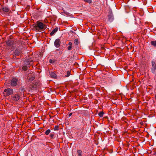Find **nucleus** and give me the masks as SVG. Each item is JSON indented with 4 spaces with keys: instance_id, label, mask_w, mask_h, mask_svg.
I'll return each mask as SVG.
<instances>
[{
    "instance_id": "obj_1",
    "label": "nucleus",
    "mask_w": 156,
    "mask_h": 156,
    "mask_svg": "<svg viewBox=\"0 0 156 156\" xmlns=\"http://www.w3.org/2000/svg\"><path fill=\"white\" fill-rule=\"evenodd\" d=\"M34 29L37 31L41 30L44 28V25L41 22L38 21L33 25Z\"/></svg>"
},
{
    "instance_id": "obj_2",
    "label": "nucleus",
    "mask_w": 156,
    "mask_h": 156,
    "mask_svg": "<svg viewBox=\"0 0 156 156\" xmlns=\"http://www.w3.org/2000/svg\"><path fill=\"white\" fill-rule=\"evenodd\" d=\"M16 41L13 40H8L6 42V45L9 47H11L12 48H15L16 47Z\"/></svg>"
},
{
    "instance_id": "obj_3",
    "label": "nucleus",
    "mask_w": 156,
    "mask_h": 156,
    "mask_svg": "<svg viewBox=\"0 0 156 156\" xmlns=\"http://www.w3.org/2000/svg\"><path fill=\"white\" fill-rule=\"evenodd\" d=\"M13 91L12 89L11 88H7L5 89L4 91L3 94L5 97H7L10 95L13 94Z\"/></svg>"
},
{
    "instance_id": "obj_4",
    "label": "nucleus",
    "mask_w": 156,
    "mask_h": 156,
    "mask_svg": "<svg viewBox=\"0 0 156 156\" xmlns=\"http://www.w3.org/2000/svg\"><path fill=\"white\" fill-rule=\"evenodd\" d=\"M33 61L32 59L31 58H26L24 62V65H26L28 67H29L30 65H31L33 63Z\"/></svg>"
},
{
    "instance_id": "obj_5",
    "label": "nucleus",
    "mask_w": 156,
    "mask_h": 156,
    "mask_svg": "<svg viewBox=\"0 0 156 156\" xmlns=\"http://www.w3.org/2000/svg\"><path fill=\"white\" fill-rule=\"evenodd\" d=\"M18 80L15 78H13L11 81L10 85L12 87H14L17 85Z\"/></svg>"
},
{
    "instance_id": "obj_6",
    "label": "nucleus",
    "mask_w": 156,
    "mask_h": 156,
    "mask_svg": "<svg viewBox=\"0 0 156 156\" xmlns=\"http://www.w3.org/2000/svg\"><path fill=\"white\" fill-rule=\"evenodd\" d=\"M20 95L18 93L14 94L12 96V100L15 101L19 100L20 98Z\"/></svg>"
},
{
    "instance_id": "obj_7",
    "label": "nucleus",
    "mask_w": 156,
    "mask_h": 156,
    "mask_svg": "<svg viewBox=\"0 0 156 156\" xmlns=\"http://www.w3.org/2000/svg\"><path fill=\"white\" fill-rule=\"evenodd\" d=\"M35 79V76L33 74L31 75L30 73L29 74L27 78V80L29 81L30 82L33 80Z\"/></svg>"
},
{
    "instance_id": "obj_8",
    "label": "nucleus",
    "mask_w": 156,
    "mask_h": 156,
    "mask_svg": "<svg viewBox=\"0 0 156 156\" xmlns=\"http://www.w3.org/2000/svg\"><path fill=\"white\" fill-rule=\"evenodd\" d=\"M60 38H58L56 39L54 42V45L57 48L59 47L60 46Z\"/></svg>"
},
{
    "instance_id": "obj_9",
    "label": "nucleus",
    "mask_w": 156,
    "mask_h": 156,
    "mask_svg": "<svg viewBox=\"0 0 156 156\" xmlns=\"http://www.w3.org/2000/svg\"><path fill=\"white\" fill-rule=\"evenodd\" d=\"M152 68L151 71L152 73H154L155 72L156 69V65L155 62L154 61H152Z\"/></svg>"
},
{
    "instance_id": "obj_10",
    "label": "nucleus",
    "mask_w": 156,
    "mask_h": 156,
    "mask_svg": "<svg viewBox=\"0 0 156 156\" xmlns=\"http://www.w3.org/2000/svg\"><path fill=\"white\" fill-rule=\"evenodd\" d=\"M58 30V28L56 27L55 29L53 30L51 32L50 34V35L52 36L55 34Z\"/></svg>"
},
{
    "instance_id": "obj_11",
    "label": "nucleus",
    "mask_w": 156,
    "mask_h": 156,
    "mask_svg": "<svg viewBox=\"0 0 156 156\" xmlns=\"http://www.w3.org/2000/svg\"><path fill=\"white\" fill-rule=\"evenodd\" d=\"M50 75L51 77L54 78H56L57 76L55 72H52L50 73Z\"/></svg>"
},
{
    "instance_id": "obj_12",
    "label": "nucleus",
    "mask_w": 156,
    "mask_h": 156,
    "mask_svg": "<svg viewBox=\"0 0 156 156\" xmlns=\"http://www.w3.org/2000/svg\"><path fill=\"white\" fill-rule=\"evenodd\" d=\"M78 156H82L83 154L82 151L80 150H78L77 151Z\"/></svg>"
},
{
    "instance_id": "obj_13",
    "label": "nucleus",
    "mask_w": 156,
    "mask_h": 156,
    "mask_svg": "<svg viewBox=\"0 0 156 156\" xmlns=\"http://www.w3.org/2000/svg\"><path fill=\"white\" fill-rule=\"evenodd\" d=\"M2 10L3 11L5 12H8L9 11V9L8 8L4 7L2 8Z\"/></svg>"
},
{
    "instance_id": "obj_14",
    "label": "nucleus",
    "mask_w": 156,
    "mask_h": 156,
    "mask_svg": "<svg viewBox=\"0 0 156 156\" xmlns=\"http://www.w3.org/2000/svg\"><path fill=\"white\" fill-rule=\"evenodd\" d=\"M151 45L154 47H156V41H151Z\"/></svg>"
},
{
    "instance_id": "obj_15",
    "label": "nucleus",
    "mask_w": 156,
    "mask_h": 156,
    "mask_svg": "<svg viewBox=\"0 0 156 156\" xmlns=\"http://www.w3.org/2000/svg\"><path fill=\"white\" fill-rule=\"evenodd\" d=\"M28 67L27 66L24 65L22 67V69L24 71H26L28 69Z\"/></svg>"
},
{
    "instance_id": "obj_16",
    "label": "nucleus",
    "mask_w": 156,
    "mask_h": 156,
    "mask_svg": "<svg viewBox=\"0 0 156 156\" xmlns=\"http://www.w3.org/2000/svg\"><path fill=\"white\" fill-rule=\"evenodd\" d=\"M79 43L78 39H76L74 41V44L75 45H78Z\"/></svg>"
},
{
    "instance_id": "obj_17",
    "label": "nucleus",
    "mask_w": 156,
    "mask_h": 156,
    "mask_svg": "<svg viewBox=\"0 0 156 156\" xmlns=\"http://www.w3.org/2000/svg\"><path fill=\"white\" fill-rule=\"evenodd\" d=\"M104 113L103 112H101L98 113L99 116L101 117H102Z\"/></svg>"
},
{
    "instance_id": "obj_18",
    "label": "nucleus",
    "mask_w": 156,
    "mask_h": 156,
    "mask_svg": "<svg viewBox=\"0 0 156 156\" xmlns=\"http://www.w3.org/2000/svg\"><path fill=\"white\" fill-rule=\"evenodd\" d=\"M51 132V130L49 129L47 130L45 132V133L46 135H48Z\"/></svg>"
},
{
    "instance_id": "obj_19",
    "label": "nucleus",
    "mask_w": 156,
    "mask_h": 156,
    "mask_svg": "<svg viewBox=\"0 0 156 156\" xmlns=\"http://www.w3.org/2000/svg\"><path fill=\"white\" fill-rule=\"evenodd\" d=\"M59 129L58 126H55L54 127V130H58Z\"/></svg>"
},
{
    "instance_id": "obj_20",
    "label": "nucleus",
    "mask_w": 156,
    "mask_h": 156,
    "mask_svg": "<svg viewBox=\"0 0 156 156\" xmlns=\"http://www.w3.org/2000/svg\"><path fill=\"white\" fill-rule=\"evenodd\" d=\"M20 90L21 91L23 92H24L25 91V88H24V87H21L20 88Z\"/></svg>"
},
{
    "instance_id": "obj_21",
    "label": "nucleus",
    "mask_w": 156,
    "mask_h": 156,
    "mask_svg": "<svg viewBox=\"0 0 156 156\" xmlns=\"http://www.w3.org/2000/svg\"><path fill=\"white\" fill-rule=\"evenodd\" d=\"M55 61V60H52L51 59H50L49 62L51 63H54Z\"/></svg>"
},
{
    "instance_id": "obj_22",
    "label": "nucleus",
    "mask_w": 156,
    "mask_h": 156,
    "mask_svg": "<svg viewBox=\"0 0 156 156\" xmlns=\"http://www.w3.org/2000/svg\"><path fill=\"white\" fill-rule=\"evenodd\" d=\"M70 75V72L69 71H67V75L65 76L67 77L69 76Z\"/></svg>"
},
{
    "instance_id": "obj_23",
    "label": "nucleus",
    "mask_w": 156,
    "mask_h": 156,
    "mask_svg": "<svg viewBox=\"0 0 156 156\" xmlns=\"http://www.w3.org/2000/svg\"><path fill=\"white\" fill-rule=\"evenodd\" d=\"M84 1L89 3H91L92 2V0H84Z\"/></svg>"
},
{
    "instance_id": "obj_24",
    "label": "nucleus",
    "mask_w": 156,
    "mask_h": 156,
    "mask_svg": "<svg viewBox=\"0 0 156 156\" xmlns=\"http://www.w3.org/2000/svg\"><path fill=\"white\" fill-rule=\"evenodd\" d=\"M72 46L69 45L68 47H67V49L68 50H70L72 49Z\"/></svg>"
},
{
    "instance_id": "obj_25",
    "label": "nucleus",
    "mask_w": 156,
    "mask_h": 156,
    "mask_svg": "<svg viewBox=\"0 0 156 156\" xmlns=\"http://www.w3.org/2000/svg\"><path fill=\"white\" fill-rule=\"evenodd\" d=\"M54 136V134L53 133H51L50 135V137L52 139L54 138V137H53Z\"/></svg>"
},
{
    "instance_id": "obj_26",
    "label": "nucleus",
    "mask_w": 156,
    "mask_h": 156,
    "mask_svg": "<svg viewBox=\"0 0 156 156\" xmlns=\"http://www.w3.org/2000/svg\"><path fill=\"white\" fill-rule=\"evenodd\" d=\"M153 155H156V150L153 152Z\"/></svg>"
},
{
    "instance_id": "obj_27",
    "label": "nucleus",
    "mask_w": 156,
    "mask_h": 156,
    "mask_svg": "<svg viewBox=\"0 0 156 156\" xmlns=\"http://www.w3.org/2000/svg\"><path fill=\"white\" fill-rule=\"evenodd\" d=\"M17 51H16L15 53L16 55H19V52H17Z\"/></svg>"
},
{
    "instance_id": "obj_28",
    "label": "nucleus",
    "mask_w": 156,
    "mask_h": 156,
    "mask_svg": "<svg viewBox=\"0 0 156 156\" xmlns=\"http://www.w3.org/2000/svg\"><path fill=\"white\" fill-rule=\"evenodd\" d=\"M68 45L70 46H72V43L71 42H69V43Z\"/></svg>"
},
{
    "instance_id": "obj_29",
    "label": "nucleus",
    "mask_w": 156,
    "mask_h": 156,
    "mask_svg": "<svg viewBox=\"0 0 156 156\" xmlns=\"http://www.w3.org/2000/svg\"><path fill=\"white\" fill-rule=\"evenodd\" d=\"M72 113H70L69 114V116H71L72 115Z\"/></svg>"
},
{
    "instance_id": "obj_30",
    "label": "nucleus",
    "mask_w": 156,
    "mask_h": 156,
    "mask_svg": "<svg viewBox=\"0 0 156 156\" xmlns=\"http://www.w3.org/2000/svg\"><path fill=\"white\" fill-rule=\"evenodd\" d=\"M66 15H68L69 14V13H68V12H67V13H66Z\"/></svg>"
},
{
    "instance_id": "obj_31",
    "label": "nucleus",
    "mask_w": 156,
    "mask_h": 156,
    "mask_svg": "<svg viewBox=\"0 0 156 156\" xmlns=\"http://www.w3.org/2000/svg\"><path fill=\"white\" fill-rule=\"evenodd\" d=\"M155 99L156 100V94L155 95Z\"/></svg>"
},
{
    "instance_id": "obj_32",
    "label": "nucleus",
    "mask_w": 156,
    "mask_h": 156,
    "mask_svg": "<svg viewBox=\"0 0 156 156\" xmlns=\"http://www.w3.org/2000/svg\"><path fill=\"white\" fill-rule=\"evenodd\" d=\"M35 87L34 86V87Z\"/></svg>"
}]
</instances>
